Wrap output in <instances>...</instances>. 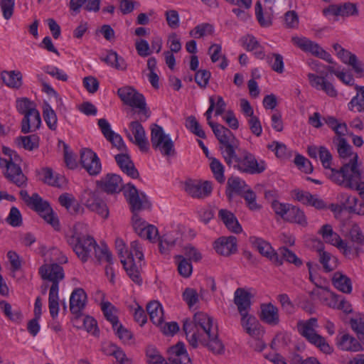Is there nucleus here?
Masks as SVG:
<instances>
[{
    "mask_svg": "<svg viewBox=\"0 0 364 364\" xmlns=\"http://www.w3.org/2000/svg\"><path fill=\"white\" fill-rule=\"evenodd\" d=\"M294 163L300 169L306 173H311L313 171L311 162L301 155L298 154L295 156Z\"/></svg>",
    "mask_w": 364,
    "mask_h": 364,
    "instance_id": "61",
    "label": "nucleus"
},
{
    "mask_svg": "<svg viewBox=\"0 0 364 364\" xmlns=\"http://www.w3.org/2000/svg\"><path fill=\"white\" fill-rule=\"evenodd\" d=\"M279 255L282 256V260L284 259L289 263L294 264L296 267L302 264V261L291 250L287 247H282L279 249Z\"/></svg>",
    "mask_w": 364,
    "mask_h": 364,
    "instance_id": "55",
    "label": "nucleus"
},
{
    "mask_svg": "<svg viewBox=\"0 0 364 364\" xmlns=\"http://www.w3.org/2000/svg\"><path fill=\"white\" fill-rule=\"evenodd\" d=\"M234 302L240 316L248 314L251 306V294L242 288L236 289L234 294Z\"/></svg>",
    "mask_w": 364,
    "mask_h": 364,
    "instance_id": "27",
    "label": "nucleus"
},
{
    "mask_svg": "<svg viewBox=\"0 0 364 364\" xmlns=\"http://www.w3.org/2000/svg\"><path fill=\"white\" fill-rule=\"evenodd\" d=\"M318 232L322 235L323 240L326 243L336 246L342 251L344 255H346L350 252V249L341 237L333 230L331 225L328 224L323 225Z\"/></svg>",
    "mask_w": 364,
    "mask_h": 364,
    "instance_id": "18",
    "label": "nucleus"
},
{
    "mask_svg": "<svg viewBox=\"0 0 364 364\" xmlns=\"http://www.w3.org/2000/svg\"><path fill=\"white\" fill-rule=\"evenodd\" d=\"M332 283L338 290L343 293L350 294L352 291L351 279L340 272L333 274Z\"/></svg>",
    "mask_w": 364,
    "mask_h": 364,
    "instance_id": "31",
    "label": "nucleus"
},
{
    "mask_svg": "<svg viewBox=\"0 0 364 364\" xmlns=\"http://www.w3.org/2000/svg\"><path fill=\"white\" fill-rule=\"evenodd\" d=\"M345 169L346 175L340 173L333 175V182L344 188L356 190L364 200V181H362L361 171L355 169V164L351 166V168L348 166H346Z\"/></svg>",
    "mask_w": 364,
    "mask_h": 364,
    "instance_id": "6",
    "label": "nucleus"
},
{
    "mask_svg": "<svg viewBox=\"0 0 364 364\" xmlns=\"http://www.w3.org/2000/svg\"><path fill=\"white\" fill-rule=\"evenodd\" d=\"M213 31L212 25L209 23H202L196 26L191 31L190 34L194 38H200L211 35Z\"/></svg>",
    "mask_w": 364,
    "mask_h": 364,
    "instance_id": "53",
    "label": "nucleus"
},
{
    "mask_svg": "<svg viewBox=\"0 0 364 364\" xmlns=\"http://www.w3.org/2000/svg\"><path fill=\"white\" fill-rule=\"evenodd\" d=\"M151 141L152 147L165 156H173L176 153L173 141L157 124H154L151 129Z\"/></svg>",
    "mask_w": 364,
    "mask_h": 364,
    "instance_id": "9",
    "label": "nucleus"
},
{
    "mask_svg": "<svg viewBox=\"0 0 364 364\" xmlns=\"http://www.w3.org/2000/svg\"><path fill=\"white\" fill-rule=\"evenodd\" d=\"M175 258L178 262V271L179 274L184 278L189 277L193 271L191 262L183 255H176Z\"/></svg>",
    "mask_w": 364,
    "mask_h": 364,
    "instance_id": "46",
    "label": "nucleus"
},
{
    "mask_svg": "<svg viewBox=\"0 0 364 364\" xmlns=\"http://www.w3.org/2000/svg\"><path fill=\"white\" fill-rule=\"evenodd\" d=\"M100 59L107 64L114 67L118 70H124L127 68V64L124 60L122 57L119 56L116 52L112 50H109L106 55L101 56Z\"/></svg>",
    "mask_w": 364,
    "mask_h": 364,
    "instance_id": "38",
    "label": "nucleus"
},
{
    "mask_svg": "<svg viewBox=\"0 0 364 364\" xmlns=\"http://www.w3.org/2000/svg\"><path fill=\"white\" fill-rule=\"evenodd\" d=\"M259 318L264 323L275 326L280 322L279 309L272 303H263L260 305Z\"/></svg>",
    "mask_w": 364,
    "mask_h": 364,
    "instance_id": "23",
    "label": "nucleus"
},
{
    "mask_svg": "<svg viewBox=\"0 0 364 364\" xmlns=\"http://www.w3.org/2000/svg\"><path fill=\"white\" fill-rule=\"evenodd\" d=\"M146 356L148 364H166V360L154 346L147 347Z\"/></svg>",
    "mask_w": 364,
    "mask_h": 364,
    "instance_id": "48",
    "label": "nucleus"
},
{
    "mask_svg": "<svg viewBox=\"0 0 364 364\" xmlns=\"http://www.w3.org/2000/svg\"><path fill=\"white\" fill-rule=\"evenodd\" d=\"M228 188L230 190L227 193L228 197L230 199L232 198L231 192L240 194L242 192V188L245 186V183L238 177H230L228 180Z\"/></svg>",
    "mask_w": 364,
    "mask_h": 364,
    "instance_id": "52",
    "label": "nucleus"
},
{
    "mask_svg": "<svg viewBox=\"0 0 364 364\" xmlns=\"http://www.w3.org/2000/svg\"><path fill=\"white\" fill-rule=\"evenodd\" d=\"M210 169L214 175L215 178L220 183L225 182L224 166L217 159L213 158L210 164Z\"/></svg>",
    "mask_w": 364,
    "mask_h": 364,
    "instance_id": "54",
    "label": "nucleus"
},
{
    "mask_svg": "<svg viewBox=\"0 0 364 364\" xmlns=\"http://www.w3.org/2000/svg\"><path fill=\"white\" fill-rule=\"evenodd\" d=\"M0 307L4 314L12 321L19 322L22 320L23 316L20 310L12 311L11 305L6 301H0Z\"/></svg>",
    "mask_w": 364,
    "mask_h": 364,
    "instance_id": "47",
    "label": "nucleus"
},
{
    "mask_svg": "<svg viewBox=\"0 0 364 364\" xmlns=\"http://www.w3.org/2000/svg\"><path fill=\"white\" fill-rule=\"evenodd\" d=\"M250 240L252 246L255 247L262 255L267 257L277 265L282 264L279 254L272 249L269 242L262 238L256 237H251Z\"/></svg>",
    "mask_w": 364,
    "mask_h": 364,
    "instance_id": "20",
    "label": "nucleus"
},
{
    "mask_svg": "<svg viewBox=\"0 0 364 364\" xmlns=\"http://www.w3.org/2000/svg\"><path fill=\"white\" fill-rule=\"evenodd\" d=\"M146 311L150 320L155 325H160L164 321V311L158 301H151L146 306Z\"/></svg>",
    "mask_w": 364,
    "mask_h": 364,
    "instance_id": "33",
    "label": "nucleus"
},
{
    "mask_svg": "<svg viewBox=\"0 0 364 364\" xmlns=\"http://www.w3.org/2000/svg\"><path fill=\"white\" fill-rule=\"evenodd\" d=\"M43 117L48 128L52 131L56 130L58 127V117L55 112L47 102L44 103L43 107Z\"/></svg>",
    "mask_w": 364,
    "mask_h": 364,
    "instance_id": "39",
    "label": "nucleus"
},
{
    "mask_svg": "<svg viewBox=\"0 0 364 364\" xmlns=\"http://www.w3.org/2000/svg\"><path fill=\"white\" fill-rule=\"evenodd\" d=\"M39 272L43 279H48L52 282L51 287L55 285L57 289H59V282L64 278V271L60 265L55 263L43 265L40 268Z\"/></svg>",
    "mask_w": 364,
    "mask_h": 364,
    "instance_id": "21",
    "label": "nucleus"
},
{
    "mask_svg": "<svg viewBox=\"0 0 364 364\" xmlns=\"http://www.w3.org/2000/svg\"><path fill=\"white\" fill-rule=\"evenodd\" d=\"M185 191L192 198H203L208 196L213 190L209 181L200 182L195 180H188L185 183Z\"/></svg>",
    "mask_w": 364,
    "mask_h": 364,
    "instance_id": "17",
    "label": "nucleus"
},
{
    "mask_svg": "<svg viewBox=\"0 0 364 364\" xmlns=\"http://www.w3.org/2000/svg\"><path fill=\"white\" fill-rule=\"evenodd\" d=\"M1 77L9 87L18 89L22 85V75L19 71H3L1 73Z\"/></svg>",
    "mask_w": 364,
    "mask_h": 364,
    "instance_id": "34",
    "label": "nucleus"
},
{
    "mask_svg": "<svg viewBox=\"0 0 364 364\" xmlns=\"http://www.w3.org/2000/svg\"><path fill=\"white\" fill-rule=\"evenodd\" d=\"M101 309L107 320L112 324L113 328H115L119 323V321L117 316L114 313V307L110 302L106 301L101 304Z\"/></svg>",
    "mask_w": 364,
    "mask_h": 364,
    "instance_id": "51",
    "label": "nucleus"
},
{
    "mask_svg": "<svg viewBox=\"0 0 364 364\" xmlns=\"http://www.w3.org/2000/svg\"><path fill=\"white\" fill-rule=\"evenodd\" d=\"M242 197L245 200L250 209L257 210L259 208V206L256 203V195L250 189L244 191L241 193Z\"/></svg>",
    "mask_w": 364,
    "mask_h": 364,
    "instance_id": "62",
    "label": "nucleus"
},
{
    "mask_svg": "<svg viewBox=\"0 0 364 364\" xmlns=\"http://www.w3.org/2000/svg\"><path fill=\"white\" fill-rule=\"evenodd\" d=\"M216 252L223 256H229L237 251V238L235 236L221 237L214 245Z\"/></svg>",
    "mask_w": 364,
    "mask_h": 364,
    "instance_id": "24",
    "label": "nucleus"
},
{
    "mask_svg": "<svg viewBox=\"0 0 364 364\" xmlns=\"http://www.w3.org/2000/svg\"><path fill=\"white\" fill-rule=\"evenodd\" d=\"M81 200L91 211L97 213L104 218L108 217L109 210L102 198V193L100 191L85 190L82 194Z\"/></svg>",
    "mask_w": 364,
    "mask_h": 364,
    "instance_id": "10",
    "label": "nucleus"
},
{
    "mask_svg": "<svg viewBox=\"0 0 364 364\" xmlns=\"http://www.w3.org/2000/svg\"><path fill=\"white\" fill-rule=\"evenodd\" d=\"M316 326L317 318H311L307 321H299L297 323V330L303 337L324 353L329 354L332 352V348L323 336L316 333L314 329Z\"/></svg>",
    "mask_w": 364,
    "mask_h": 364,
    "instance_id": "5",
    "label": "nucleus"
},
{
    "mask_svg": "<svg viewBox=\"0 0 364 364\" xmlns=\"http://www.w3.org/2000/svg\"><path fill=\"white\" fill-rule=\"evenodd\" d=\"M323 120L338 137H342L348 133L347 125L345 122H338L335 117L331 116L323 118Z\"/></svg>",
    "mask_w": 364,
    "mask_h": 364,
    "instance_id": "44",
    "label": "nucleus"
},
{
    "mask_svg": "<svg viewBox=\"0 0 364 364\" xmlns=\"http://www.w3.org/2000/svg\"><path fill=\"white\" fill-rule=\"evenodd\" d=\"M132 257L133 261L134 257H136L141 262L144 259V254L142 252V247L139 244V241L134 240L130 244V251L128 252L127 257L126 259H129V257Z\"/></svg>",
    "mask_w": 364,
    "mask_h": 364,
    "instance_id": "60",
    "label": "nucleus"
},
{
    "mask_svg": "<svg viewBox=\"0 0 364 364\" xmlns=\"http://www.w3.org/2000/svg\"><path fill=\"white\" fill-rule=\"evenodd\" d=\"M177 237L173 232L164 234L159 238V250L161 254L168 255L169 251L176 245Z\"/></svg>",
    "mask_w": 364,
    "mask_h": 364,
    "instance_id": "41",
    "label": "nucleus"
},
{
    "mask_svg": "<svg viewBox=\"0 0 364 364\" xmlns=\"http://www.w3.org/2000/svg\"><path fill=\"white\" fill-rule=\"evenodd\" d=\"M228 151L223 156L226 164L238 171L247 174H259L267 168L266 162L257 159L255 156L247 149L229 147Z\"/></svg>",
    "mask_w": 364,
    "mask_h": 364,
    "instance_id": "3",
    "label": "nucleus"
},
{
    "mask_svg": "<svg viewBox=\"0 0 364 364\" xmlns=\"http://www.w3.org/2000/svg\"><path fill=\"white\" fill-rule=\"evenodd\" d=\"M210 127L215 136L221 144L220 149L223 157L228 151L229 147L232 149L237 146L235 137L229 129L218 123L215 124H210Z\"/></svg>",
    "mask_w": 364,
    "mask_h": 364,
    "instance_id": "12",
    "label": "nucleus"
},
{
    "mask_svg": "<svg viewBox=\"0 0 364 364\" xmlns=\"http://www.w3.org/2000/svg\"><path fill=\"white\" fill-rule=\"evenodd\" d=\"M336 344L342 350L357 352L362 350L360 342L348 333H339L336 338Z\"/></svg>",
    "mask_w": 364,
    "mask_h": 364,
    "instance_id": "29",
    "label": "nucleus"
},
{
    "mask_svg": "<svg viewBox=\"0 0 364 364\" xmlns=\"http://www.w3.org/2000/svg\"><path fill=\"white\" fill-rule=\"evenodd\" d=\"M31 205L28 207L37 212L48 223L56 228L59 226V221L55 216L53 209L48 201L44 200L38 193H34Z\"/></svg>",
    "mask_w": 364,
    "mask_h": 364,
    "instance_id": "11",
    "label": "nucleus"
},
{
    "mask_svg": "<svg viewBox=\"0 0 364 364\" xmlns=\"http://www.w3.org/2000/svg\"><path fill=\"white\" fill-rule=\"evenodd\" d=\"M57 287H50L48 297L49 312L53 318H57L59 312V297Z\"/></svg>",
    "mask_w": 364,
    "mask_h": 364,
    "instance_id": "40",
    "label": "nucleus"
},
{
    "mask_svg": "<svg viewBox=\"0 0 364 364\" xmlns=\"http://www.w3.org/2000/svg\"><path fill=\"white\" fill-rule=\"evenodd\" d=\"M305 52H309L312 55L328 63H332V58L331 55L323 49V47H301Z\"/></svg>",
    "mask_w": 364,
    "mask_h": 364,
    "instance_id": "56",
    "label": "nucleus"
},
{
    "mask_svg": "<svg viewBox=\"0 0 364 364\" xmlns=\"http://www.w3.org/2000/svg\"><path fill=\"white\" fill-rule=\"evenodd\" d=\"M39 141L40 139L37 134L21 136L16 139V143L18 146L28 151L37 149L39 147Z\"/></svg>",
    "mask_w": 364,
    "mask_h": 364,
    "instance_id": "37",
    "label": "nucleus"
},
{
    "mask_svg": "<svg viewBox=\"0 0 364 364\" xmlns=\"http://www.w3.org/2000/svg\"><path fill=\"white\" fill-rule=\"evenodd\" d=\"M325 15L349 16L358 15V11L356 4L346 2L343 4H333L323 10Z\"/></svg>",
    "mask_w": 364,
    "mask_h": 364,
    "instance_id": "25",
    "label": "nucleus"
},
{
    "mask_svg": "<svg viewBox=\"0 0 364 364\" xmlns=\"http://www.w3.org/2000/svg\"><path fill=\"white\" fill-rule=\"evenodd\" d=\"M124 195L130 205L132 213L142 210L147 203L146 196L143 193H139L136 188L131 183L124 185Z\"/></svg>",
    "mask_w": 364,
    "mask_h": 364,
    "instance_id": "16",
    "label": "nucleus"
},
{
    "mask_svg": "<svg viewBox=\"0 0 364 364\" xmlns=\"http://www.w3.org/2000/svg\"><path fill=\"white\" fill-rule=\"evenodd\" d=\"M255 15L261 26L268 27L272 25V12L263 11L260 1L255 4Z\"/></svg>",
    "mask_w": 364,
    "mask_h": 364,
    "instance_id": "43",
    "label": "nucleus"
},
{
    "mask_svg": "<svg viewBox=\"0 0 364 364\" xmlns=\"http://www.w3.org/2000/svg\"><path fill=\"white\" fill-rule=\"evenodd\" d=\"M211 73L207 70H199L195 74V82L200 88H205L208 84Z\"/></svg>",
    "mask_w": 364,
    "mask_h": 364,
    "instance_id": "59",
    "label": "nucleus"
},
{
    "mask_svg": "<svg viewBox=\"0 0 364 364\" xmlns=\"http://www.w3.org/2000/svg\"><path fill=\"white\" fill-rule=\"evenodd\" d=\"M117 94L125 105L139 109L138 114L141 122H145L149 118L151 113L142 94L128 86L118 89Z\"/></svg>",
    "mask_w": 364,
    "mask_h": 364,
    "instance_id": "4",
    "label": "nucleus"
},
{
    "mask_svg": "<svg viewBox=\"0 0 364 364\" xmlns=\"http://www.w3.org/2000/svg\"><path fill=\"white\" fill-rule=\"evenodd\" d=\"M16 107L18 113L23 117L36 109L35 103L27 97L18 98L16 101Z\"/></svg>",
    "mask_w": 364,
    "mask_h": 364,
    "instance_id": "45",
    "label": "nucleus"
},
{
    "mask_svg": "<svg viewBox=\"0 0 364 364\" xmlns=\"http://www.w3.org/2000/svg\"><path fill=\"white\" fill-rule=\"evenodd\" d=\"M351 240L360 245H364V235L358 225H353L349 232Z\"/></svg>",
    "mask_w": 364,
    "mask_h": 364,
    "instance_id": "63",
    "label": "nucleus"
},
{
    "mask_svg": "<svg viewBox=\"0 0 364 364\" xmlns=\"http://www.w3.org/2000/svg\"><path fill=\"white\" fill-rule=\"evenodd\" d=\"M97 186L107 193H119L124 191V186L122 185V178L115 173H107L100 180L97 181Z\"/></svg>",
    "mask_w": 364,
    "mask_h": 364,
    "instance_id": "19",
    "label": "nucleus"
},
{
    "mask_svg": "<svg viewBox=\"0 0 364 364\" xmlns=\"http://www.w3.org/2000/svg\"><path fill=\"white\" fill-rule=\"evenodd\" d=\"M183 298L189 307L193 306L198 301V294L197 291L191 288L185 289L183 294Z\"/></svg>",
    "mask_w": 364,
    "mask_h": 364,
    "instance_id": "64",
    "label": "nucleus"
},
{
    "mask_svg": "<svg viewBox=\"0 0 364 364\" xmlns=\"http://www.w3.org/2000/svg\"><path fill=\"white\" fill-rule=\"evenodd\" d=\"M337 143V151L340 158L343 161L342 166L338 170H331L328 173V178L333 181V175L336 173H340L342 175H346L345 167L350 166L355 164V167L357 171H360L358 166V155L356 153L352 151V147L347 143V141L343 137H338L333 140Z\"/></svg>",
    "mask_w": 364,
    "mask_h": 364,
    "instance_id": "7",
    "label": "nucleus"
},
{
    "mask_svg": "<svg viewBox=\"0 0 364 364\" xmlns=\"http://www.w3.org/2000/svg\"><path fill=\"white\" fill-rule=\"evenodd\" d=\"M141 121L134 120L129 123V127L132 133L126 131L128 139L136 145L141 151H147L149 148V141Z\"/></svg>",
    "mask_w": 364,
    "mask_h": 364,
    "instance_id": "13",
    "label": "nucleus"
},
{
    "mask_svg": "<svg viewBox=\"0 0 364 364\" xmlns=\"http://www.w3.org/2000/svg\"><path fill=\"white\" fill-rule=\"evenodd\" d=\"M318 156L326 170V175L328 177V173L331 170H336V168H331L332 155L326 147L320 146L318 148Z\"/></svg>",
    "mask_w": 364,
    "mask_h": 364,
    "instance_id": "49",
    "label": "nucleus"
},
{
    "mask_svg": "<svg viewBox=\"0 0 364 364\" xmlns=\"http://www.w3.org/2000/svg\"><path fill=\"white\" fill-rule=\"evenodd\" d=\"M17 162L4 160L3 164H5L6 170L4 175L10 183H14L18 188H23L27 185L28 178L23 173Z\"/></svg>",
    "mask_w": 364,
    "mask_h": 364,
    "instance_id": "14",
    "label": "nucleus"
},
{
    "mask_svg": "<svg viewBox=\"0 0 364 364\" xmlns=\"http://www.w3.org/2000/svg\"><path fill=\"white\" fill-rule=\"evenodd\" d=\"M318 253L319 262L326 272H332L338 267V259L336 257L323 250H318Z\"/></svg>",
    "mask_w": 364,
    "mask_h": 364,
    "instance_id": "32",
    "label": "nucleus"
},
{
    "mask_svg": "<svg viewBox=\"0 0 364 364\" xmlns=\"http://www.w3.org/2000/svg\"><path fill=\"white\" fill-rule=\"evenodd\" d=\"M186 127L200 138L205 139L206 135L194 116H189L186 120Z\"/></svg>",
    "mask_w": 364,
    "mask_h": 364,
    "instance_id": "50",
    "label": "nucleus"
},
{
    "mask_svg": "<svg viewBox=\"0 0 364 364\" xmlns=\"http://www.w3.org/2000/svg\"><path fill=\"white\" fill-rule=\"evenodd\" d=\"M59 203L72 214L77 213L80 209V205L69 193H63L59 196Z\"/></svg>",
    "mask_w": 364,
    "mask_h": 364,
    "instance_id": "42",
    "label": "nucleus"
},
{
    "mask_svg": "<svg viewBox=\"0 0 364 364\" xmlns=\"http://www.w3.org/2000/svg\"><path fill=\"white\" fill-rule=\"evenodd\" d=\"M121 262L129 278L136 284L140 285L142 279L140 276V272L138 267L133 261L132 257H130L129 259H122Z\"/></svg>",
    "mask_w": 364,
    "mask_h": 364,
    "instance_id": "35",
    "label": "nucleus"
},
{
    "mask_svg": "<svg viewBox=\"0 0 364 364\" xmlns=\"http://www.w3.org/2000/svg\"><path fill=\"white\" fill-rule=\"evenodd\" d=\"M272 207L275 213L281 216L286 221L297 223L301 225H306L307 224L304 212L296 206L274 200L272 203Z\"/></svg>",
    "mask_w": 364,
    "mask_h": 364,
    "instance_id": "8",
    "label": "nucleus"
},
{
    "mask_svg": "<svg viewBox=\"0 0 364 364\" xmlns=\"http://www.w3.org/2000/svg\"><path fill=\"white\" fill-rule=\"evenodd\" d=\"M241 317V325L245 332L253 338H259L262 331L256 317L249 314L242 315Z\"/></svg>",
    "mask_w": 364,
    "mask_h": 364,
    "instance_id": "28",
    "label": "nucleus"
},
{
    "mask_svg": "<svg viewBox=\"0 0 364 364\" xmlns=\"http://www.w3.org/2000/svg\"><path fill=\"white\" fill-rule=\"evenodd\" d=\"M340 203L343 207V210L350 213L353 211V207L358 203V198L354 196H348L346 193H341L338 197Z\"/></svg>",
    "mask_w": 364,
    "mask_h": 364,
    "instance_id": "57",
    "label": "nucleus"
},
{
    "mask_svg": "<svg viewBox=\"0 0 364 364\" xmlns=\"http://www.w3.org/2000/svg\"><path fill=\"white\" fill-rule=\"evenodd\" d=\"M41 124V118L40 112L36 109L23 117L21 124V132L27 134L35 132L40 128Z\"/></svg>",
    "mask_w": 364,
    "mask_h": 364,
    "instance_id": "26",
    "label": "nucleus"
},
{
    "mask_svg": "<svg viewBox=\"0 0 364 364\" xmlns=\"http://www.w3.org/2000/svg\"><path fill=\"white\" fill-rule=\"evenodd\" d=\"M87 302V294L82 288H77L73 291L70 298V310L77 318L82 315Z\"/></svg>",
    "mask_w": 364,
    "mask_h": 364,
    "instance_id": "22",
    "label": "nucleus"
},
{
    "mask_svg": "<svg viewBox=\"0 0 364 364\" xmlns=\"http://www.w3.org/2000/svg\"><path fill=\"white\" fill-rule=\"evenodd\" d=\"M80 227V225H75L73 235L68 239V244L77 257L82 262H85L94 254L97 260L105 259L107 262L112 263V255L107 245L102 244L100 246L92 237L78 232Z\"/></svg>",
    "mask_w": 364,
    "mask_h": 364,
    "instance_id": "2",
    "label": "nucleus"
},
{
    "mask_svg": "<svg viewBox=\"0 0 364 364\" xmlns=\"http://www.w3.org/2000/svg\"><path fill=\"white\" fill-rule=\"evenodd\" d=\"M6 222L13 227H20L22 225V216L17 208L12 207L10 209Z\"/></svg>",
    "mask_w": 364,
    "mask_h": 364,
    "instance_id": "58",
    "label": "nucleus"
},
{
    "mask_svg": "<svg viewBox=\"0 0 364 364\" xmlns=\"http://www.w3.org/2000/svg\"><path fill=\"white\" fill-rule=\"evenodd\" d=\"M80 164L90 176L98 175L102 170L100 160L96 153L88 148L80 151Z\"/></svg>",
    "mask_w": 364,
    "mask_h": 364,
    "instance_id": "15",
    "label": "nucleus"
},
{
    "mask_svg": "<svg viewBox=\"0 0 364 364\" xmlns=\"http://www.w3.org/2000/svg\"><path fill=\"white\" fill-rule=\"evenodd\" d=\"M218 217L230 231L236 234L242 232L241 225L231 211L227 209H220L218 212Z\"/></svg>",
    "mask_w": 364,
    "mask_h": 364,
    "instance_id": "30",
    "label": "nucleus"
},
{
    "mask_svg": "<svg viewBox=\"0 0 364 364\" xmlns=\"http://www.w3.org/2000/svg\"><path fill=\"white\" fill-rule=\"evenodd\" d=\"M43 181L44 183L60 188L65 183L64 176L59 174H55L50 168H44L42 169Z\"/></svg>",
    "mask_w": 364,
    "mask_h": 364,
    "instance_id": "36",
    "label": "nucleus"
},
{
    "mask_svg": "<svg viewBox=\"0 0 364 364\" xmlns=\"http://www.w3.org/2000/svg\"><path fill=\"white\" fill-rule=\"evenodd\" d=\"M183 330L193 348L201 344L215 354L224 353L225 346L218 338V326L213 324V318L207 314L196 313L192 321L186 320L183 322Z\"/></svg>",
    "mask_w": 364,
    "mask_h": 364,
    "instance_id": "1",
    "label": "nucleus"
}]
</instances>
